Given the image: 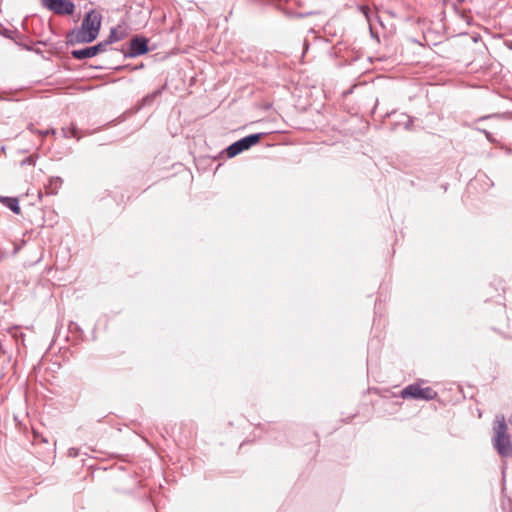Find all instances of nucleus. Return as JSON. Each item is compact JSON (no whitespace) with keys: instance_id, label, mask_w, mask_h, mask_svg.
I'll return each mask as SVG.
<instances>
[{"instance_id":"nucleus-1","label":"nucleus","mask_w":512,"mask_h":512,"mask_svg":"<svg viewBox=\"0 0 512 512\" xmlns=\"http://www.w3.org/2000/svg\"><path fill=\"white\" fill-rule=\"evenodd\" d=\"M102 16L96 10L89 11L82 20L80 28L67 33L66 42L69 45L93 42L100 31Z\"/></svg>"},{"instance_id":"nucleus-2","label":"nucleus","mask_w":512,"mask_h":512,"mask_svg":"<svg viewBox=\"0 0 512 512\" xmlns=\"http://www.w3.org/2000/svg\"><path fill=\"white\" fill-rule=\"evenodd\" d=\"M494 447L501 456L512 454V444L507 433V425L504 416H498L494 426Z\"/></svg>"},{"instance_id":"nucleus-3","label":"nucleus","mask_w":512,"mask_h":512,"mask_svg":"<svg viewBox=\"0 0 512 512\" xmlns=\"http://www.w3.org/2000/svg\"><path fill=\"white\" fill-rule=\"evenodd\" d=\"M436 396L437 393L431 387H421L420 384H411L401 391L403 399L432 400Z\"/></svg>"},{"instance_id":"nucleus-4","label":"nucleus","mask_w":512,"mask_h":512,"mask_svg":"<svg viewBox=\"0 0 512 512\" xmlns=\"http://www.w3.org/2000/svg\"><path fill=\"white\" fill-rule=\"evenodd\" d=\"M260 139H261L260 134H252V135L246 136V137L234 142L233 144H231L227 148V155L229 157H234L237 154L241 153L242 151L247 150L250 147H252L253 145L257 144L260 141Z\"/></svg>"},{"instance_id":"nucleus-5","label":"nucleus","mask_w":512,"mask_h":512,"mask_svg":"<svg viewBox=\"0 0 512 512\" xmlns=\"http://www.w3.org/2000/svg\"><path fill=\"white\" fill-rule=\"evenodd\" d=\"M111 44V40H104L97 45L86 47L83 49H74L71 51V55L73 58L77 60H82L86 58H91L96 56L99 53L106 51L107 46Z\"/></svg>"},{"instance_id":"nucleus-6","label":"nucleus","mask_w":512,"mask_h":512,"mask_svg":"<svg viewBox=\"0 0 512 512\" xmlns=\"http://www.w3.org/2000/svg\"><path fill=\"white\" fill-rule=\"evenodd\" d=\"M42 4L59 15H71L75 10L74 3L69 0H42Z\"/></svg>"},{"instance_id":"nucleus-7","label":"nucleus","mask_w":512,"mask_h":512,"mask_svg":"<svg viewBox=\"0 0 512 512\" xmlns=\"http://www.w3.org/2000/svg\"><path fill=\"white\" fill-rule=\"evenodd\" d=\"M149 51L148 39L145 37L135 36L130 39V58L143 55Z\"/></svg>"},{"instance_id":"nucleus-8","label":"nucleus","mask_w":512,"mask_h":512,"mask_svg":"<svg viewBox=\"0 0 512 512\" xmlns=\"http://www.w3.org/2000/svg\"><path fill=\"white\" fill-rule=\"evenodd\" d=\"M0 203H2L4 206L9 208L13 213L17 215L21 213L19 200L16 197L0 196Z\"/></svg>"},{"instance_id":"nucleus-9","label":"nucleus","mask_w":512,"mask_h":512,"mask_svg":"<svg viewBox=\"0 0 512 512\" xmlns=\"http://www.w3.org/2000/svg\"><path fill=\"white\" fill-rule=\"evenodd\" d=\"M62 186V179L60 177H52L49 179V183L46 185V191L48 194H57L58 190Z\"/></svg>"},{"instance_id":"nucleus-10","label":"nucleus","mask_w":512,"mask_h":512,"mask_svg":"<svg viewBox=\"0 0 512 512\" xmlns=\"http://www.w3.org/2000/svg\"><path fill=\"white\" fill-rule=\"evenodd\" d=\"M28 129L32 132V133H36V134H39L41 136H47V135H55L56 134V130L51 128V129H47V130H37L34 128V126L31 124Z\"/></svg>"},{"instance_id":"nucleus-11","label":"nucleus","mask_w":512,"mask_h":512,"mask_svg":"<svg viewBox=\"0 0 512 512\" xmlns=\"http://www.w3.org/2000/svg\"><path fill=\"white\" fill-rule=\"evenodd\" d=\"M62 134H63V137L65 138H70V137H76V138H80V136H78L77 134V129L75 127H67V128H62Z\"/></svg>"},{"instance_id":"nucleus-12","label":"nucleus","mask_w":512,"mask_h":512,"mask_svg":"<svg viewBox=\"0 0 512 512\" xmlns=\"http://www.w3.org/2000/svg\"><path fill=\"white\" fill-rule=\"evenodd\" d=\"M119 37L117 36L116 30L112 29L110 32L109 37L106 40H111V44L115 41H117Z\"/></svg>"},{"instance_id":"nucleus-13","label":"nucleus","mask_w":512,"mask_h":512,"mask_svg":"<svg viewBox=\"0 0 512 512\" xmlns=\"http://www.w3.org/2000/svg\"><path fill=\"white\" fill-rule=\"evenodd\" d=\"M510 423L512 424V418L510 419Z\"/></svg>"}]
</instances>
